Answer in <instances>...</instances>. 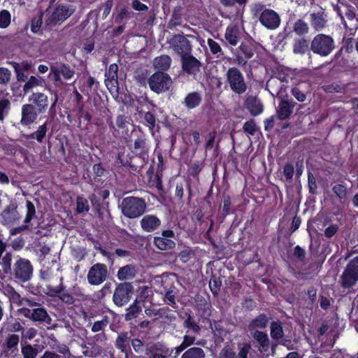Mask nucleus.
Segmentation results:
<instances>
[{"instance_id":"nucleus-41","label":"nucleus","mask_w":358,"mask_h":358,"mask_svg":"<svg viewBox=\"0 0 358 358\" xmlns=\"http://www.w3.org/2000/svg\"><path fill=\"white\" fill-rule=\"evenodd\" d=\"M204 350L199 347H192L184 352L181 358H205Z\"/></svg>"},{"instance_id":"nucleus-29","label":"nucleus","mask_w":358,"mask_h":358,"mask_svg":"<svg viewBox=\"0 0 358 358\" xmlns=\"http://www.w3.org/2000/svg\"><path fill=\"white\" fill-rule=\"evenodd\" d=\"M136 275V266L133 264H127L119 268L117 273V277L119 280L124 281L133 279Z\"/></svg>"},{"instance_id":"nucleus-27","label":"nucleus","mask_w":358,"mask_h":358,"mask_svg":"<svg viewBox=\"0 0 358 358\" xmlns=\"http://www.w3.org/2000/svg\"><path fill=\"white\" fill-rule=\"evenodd\" d=\"M172 59L168 55H162L156 57L153 60V66L157 71L166 72L171 65Z\"/></svg>"},{"instance_id":"nucleus-26","label":"nucleus","mask_w":358,"mask_h":358,"mask_svg":"<svg viewBox=\"0 0 358 358\" xmlns=\"http://www.w3.org/2000/svg\"><path fill=\"white\" fill-rule=\"evenodd\" d=\"M48 131V122H45L40 125L37 130L28 134H23V137L26 140H36L38 143H42L46 137Z\"/></svg>"},{"instance_id":"nucleus-44","label":"nucleus","mask_w":358,"mask_h":358,"mask_svg":"<svg viewBox=\"0 0 358 358\" xmlns=\"http://www.w3.org/2000/svg\"><path fill=\"white\" fill-rule=\"evenodd\" d=\"M140 115L143 117V124L148 127L150 131H152L156 126V117L150 111L142 112L141 111Z\"/></svg>"},{"instance_id":"nucleus-43","label":"nucleus","mask_w":358,"mask_h":358,"mask_svg":"<svg viewBox=\"0 0 358 358\" xmlns=\"http://www.w3.org/2000/svg\"><path fill=\"white\" fill-rule=\"evenodd\" d=\"M43 82L44 80L41 77H36L34 76H31L24 83L23 86V91L25 94L28 93L32 88L35 87L42 86Z\"/></svg>"},{"instance_id":"nucleus-22","label":"nucleus","mask_w":358,"mask_h":358,"mask_svg":"<svg viewBox=\"0 0 358 358\" xmlns=\"http://www.w3.org/2000/svg\"><path fill=\"white\" fill-rule=\"evenodd\" d=\"M29 101H31L33 105L36 107L39 114L44 113L49 106L48 97L42 92L33 93Z\"/></svg>"},{"instance_id":"nucleus-63","label":"nucleus","mask_w":358,"mask_h":358,"mask_svg":"<svg viewBox=\"0 0 358 358\" xmlns=\"http://www.w3.org/2000/svg\"><path fill=\"white\" fill-rule=\"evenodd\" d=\"M306 250L300 245H296L293 250V256L299 262H303L306 259Z\"/></svg>"},{"instance_id":"nucleus-1","label":"nucleus","mask_w":358,"mask_h":358,"mask_svg":"<svg viewBox=\"0 0 358 358\" xmlns=\"http://www.w3.org/2000/svg\"><path fill=\"white\" fill-rule=\"evenodd\" d=\"M5 245H0V266L4 274L10 275L19 283H24L29 281L34 272V267L31 262L25 258L17 256L12 266V250H9L5 254L3 251Z\"/></svg>"},{"instance_id":"nucleus-58","label":"nucleus","mask_w":358,"mask_h":358,"mask_svg":"<svg viewBox=\"0 0 358 358\" xmlns=\"http://www.w3.org/2000/svg\"><path fill=\"white\" fill-rule=\"evenodd\" d=\"M10 64L14 69L16 74V78L19 82H25L27 79V76L25 74V71L20 69L19 63L16 62H10Z\"/></svg>"},{"instance_id":"nucleus-51","label":"nucleus","mask_w":358,"mask_h":358,"mask_svg":"<svg viewBox=\"0 0 358 358\" xmlns=\"http://www.w3.org/2000/svg\"><path fill=\"white\" fill-rule=\"evenodd\" d=\"M43 24V14L32 17L30 29L34 34H41Z\"/></svg>"},{"instance_id":"nucleus-55","label":"nucleus","mask_w":358,"mask_h":358,"mask_svg":"<svg viewBox=\"0 0 358 358\" xmlns=\"http://www.w3.org/2000/svg\"><path fill=\"white\" fill-rule=\"evenodd\" d=\"M89 210L88 201L83 196H78L76 199V212L78 213H83L88 212Z\"/></svg>"},{"instance_id":"nucleus-13","label":"nucleus","mask_w":358,"mask_h":358,"mask_svg":"<svg viewBox=\"0 0 358 358\" xmlns=\"http://www.w3.org/2000/svg\"><path fill=\"white\" fill-rule=\"evenodd\" d=\"M253 55L254 50L252 45L248 43H241V45L234 50L233 62L240 66H243Z\"/></svg>"},{"instance_id":"nucleus-14","label":"nucleus","mask_w":358,"mask_h":358,"mask_svg":"<svg viewBox=\"0 0 358 358\" xmlns=\"http://www.w3.org/2000/svg\"><path fill=\"white\" fill-rule=\"evenodd\" d=\"M21 218L16 202H11L0 213V222L3 225H13Z\"/></svg>"},{"instance_id":"nucleus-23","label":"nucleus","mask_w":358,"mask_h":358,"mask_svg":"<svg viewBox=\"0 0 358 358\" xmlns=\"http://www.w3.org/2000/svg\"><path fill=\"white\" fill-rule=\"evenodd\" d=\"M295 103L292 101L282 99L277 110V117L280 120H285L289 117L293 112Z\"/></svg>"},{"instance_id":"nucleus-50","label":"nucleus","mask_w":358,"mask_h":358,"mask_svg":"<svg viewBox=\"0 0 358 358\" xmlns=\"http://www.w3.org/2000/svg\"><path fill=\"white\" fill-rule=\"evenodd\" d=\"M110 323V319L108 316H103L101 320H98L94 322L92 326L91 330L92 332H103L105 328Z\"/></svg>"},{"instance_id":"nucleus-49","label":"nucleus","mask_w":358,"mask_h":358,"mask_svg":"<svg viewBox=\"0 0 358 358\" xmlns=\"http://www.w3.org/2000/svg\"><path fill=\"white\" fill-rule=\"evenodd\" d=\"M183 327L192 330V331L196 334H199L201 331L199 325L190 314H188L187 319L185 320Z\"/></svg>"},{"instance_id":"nucleus-7","label":"nucleus","mask_w":358,"mask_h":358,"mask_svg":"<svg viewBox=\"0 0 358 358\" xmlns=\"http://www.w3.org/2000/svg\"><path fill=\"white\" fill-rule=\"evenodd\" d=\"M172 83L170 75L163 71H156L148 79L150 90L157 94L169 91Z\"/></svg>"},{"instance_id":"nucleus-9","label":"nucleus","mask_w":358,"mask_h":358,"mask_svg":"<svg viewBox=\"0 0 358 358\" xmlns=\"http://www.w3.org/2000/svg\"><path fill=\"white\" fill-rule=\"evenodd\" d=\"M63 277H61L59 279V284L55 287L47 285L45 294L50 297L59 298V300L66 305H73L76 299L72 294L65 289L66 287L63 282Z\"/></svg>"},{"instance_id":"nucleus-37","label":"nucleus","mask_w":358,"mask_h":358,"mask_svg":"<svg viewBox=\"0 0 358 358\" xmlns=\"http://www.w3.org/2000/svg\"><path fill=\"white\" fill-rule=\"evenodd\" d=\"M154 245L160 250H168L176 247V243L172 239L162 236H155L153 241Z\"/></svg>"},{"instance_id":"nucleus-17","label":"nucleus","mask_w":358,"mask_h":358,"mask_svg":"<svg viewBox=\"0 0 358 358\" xmlns=\"http://www.w3.org/2000/svg\"><path fill=\"white\" fill-rule=\"evenodd\" d=\"M38 114L33 104H24L21 110V124L26 127L30 126L36 120Z\"/></svg>"},{"instance_id":"nucleus-15","label":"nucleus","mask_w":358,"mask_h":358,"mask_svg":"<svg viewBox=\"0 0 358 358\" xmlns=\"http://www.w3.org/2000/svg\"><path fill=\"white\" fill-rule=\"evenodd\" d=\"M171 45L173 50L180 55L181 58L192 53L191 43L183 34H175L172 38Z\"/></svg>"},{"instance_id":"nucleus-40","label":"nucleus","mask_w":358,"mask_h":358,"mask_svg":"<svg viewBox=\"0 0 358 358\" xmlns=\"http://www.w3.org/2000/svg\"><path fill=\"white\" fill-rule=\"evenodd\" d=\"M293 31L297 36L302 37L309 32V26L308 23L302 19H298L294 23Z\"/></svg>"},{"instance_id":"nucleus-42","label":"nucleus","mask_w":358,"mask_h":358,"mask_svg":"<svg viewBox=\"0 0 358 358\" xmlns=\"http://www.w3.org/2000/svg\"><path fill=\"white\" fill-rule=\"evenodd\" d=\"M268 322V317L265 314L262 313L257 316L250 322L249 327L250 329L257 328L264 329L266 327Z\"/></svg>"},{"instance_id":"nucleus-61","label":"nucleus","mask_w":358,"mask_h":358,"mask_svg":"<svg viewBox=\"0 0 358 358\" xmlns=\"http://www.w3.org/2000/svg\"><path fill=\"white\" fill-rule=\"evenodd\" d=\"M294 166L292 162H287L283 167V174L286 181H290L293 178Z\"/></svg>"},{"instance_id":"nucleus-25","label":"nucleus","mask_w":358,"mask_h":358,"mask_svg":"<svg viewBox=\"0 0 358 358\" xmlns=\"http://www.w3.org/2000/svg\"><path fill=\"white\" fill-rule=\"evenodd\" d=\"M245 106L251 115L257 116L263 112V105L256 96H249L245 101Z\"/></svg>"},{"instance_id":"nucleus-31","label":"nucleus","mask_w":358,"mask_h":358,"mask_svg":"<svg viewBox=\"0 0 358 358\" xmlns=\"http://www.w3.org/2000/svg\"><path fill=\"white\" fill-rule=\"evenodd\" d=\"M132 152L142 159H145L146 156L148 157V148L145 138L138 137L135 140Z\"/></svg>"},{"instance_id":"nucleus-4","label":"nucleus","mask_w":358,"mask_h":358,"mask_svg":"<svg viewBox=\"0 0 358 358\" xmlns=\"http://www.w3.org/2000/svg\"><path fill=\"white\" fill-rule=\"evenodd\" d=\"M226 87L235 94H243L248 89V84L241 71L236 67H229L224 75Z\"/></svg>"},{"instance_id":"nucleus-54","label":"nucleus","mask_w":358,"mask_h":358,"mask_svg":"<svg viewBox=\"0 0 358 358\" xmlns=\"http://www.w3.org/2000/svg\"><path fill=\"white\" fill-rule=\"evenodd\" d=\"M11 22V15L7 10L3 9L0 10V28H7Z\"/></svg>"},{"instance_id":"nucleus-35","label":"nucleus","mask_w":358,"mask_h":358,"mask_svg":"<svg viewBox=\"0 0 358 358\" xmlns=\"http://www.w3.org/2000/svg\"><path fill=\"white\" fill-rule=\"evenodd\" d=\"M278 81L280 84L287 81V74L278 68L272 71L271 77L266 82V88H273V84L277 83Z\"/></svg>"},{"instance_id":"nucleus-20","label":"nucleus","mask_w":358,"mask_h":358,"mask_svg":"<svg viewBox=\"0 0 358 358\" xmlns=\"http://www.w3.org/2000/svg\"><path fill=\"white\" fill-rule=\"evenodd\" d=\"M195 306L199 315L202 319H207L211 315L212 305L202 295L196 294L194 299Z\"/></svg>"},{"instance_id":"nucleus-12","label":"nucleus","mask_w":358,"mask_h":358,"mask_svg":"<svg viewBox=\"0 0 358 358\" xmlns=\"http://www.w3.org/2000/svg\"><path fill=\"white\" fill-rule=\"evenodd\" d=\"M108 275L107 266L102 263H96L90 268L87 278L89 284L99 285L107 279Z\"/></svg>"},{"instance_id":"nucleus-10","label":"nucleus","mask_w":358,"mask_h":358,"mask_svg":"<svg viewBox=\"0 0 358 358\" xmlns=\"http://www.w3.org/2000/svg\"><path fill=\"white\" fill-rule=\"evenodd\" d=\"M134 286L131 282H124L117 284L113 296L115 305L122 307L127 304L134 294Z\"/></svg>"},{"instance_id":"nucleus-56","label":"nucleus","mask_w":358,"mask_h":358,"mask_svg":"<svg viewBox=\"0 0 358 358\" xmlns=\"http://www.w3.org/2000/svg\"><path fill=\"white\" fill-rule=\"evenodd\" d=\"M333 192L340 199H345L347 197L348 189L343 184H336L332 187Z\"/></svg>"},{"instance_id":"nucleus-60","label":"nucleus","mask_w":358,"mask_h":358,"mask_svg":"<svg viewBox=\"0 0 358 358\" xmlns=\"http://www.w3.org/2000/svg\"><path fill=\"white\" fill-rule=\"evenodd\" d=\"M308 187L310 194H317V185L316 179L313 174L310 171L308 173Z\"/></svg>"},{"instance_id":"nucleus-21","label":"nucleus","mask_w":358,"mask_h":358,"mask_svg":"<svg viewBox=\"0 0 358 358\" xmlns=\"http://www.w3.org/2000/svg\"><path fill=\"white\" fill-rule=\"evenodd\" d=\"M160 219L155 215H145L140 221L143 231L150 233L157 230L161 225Z\"/></svg>"},{"instance_id":"nucleus-3","label":"nucleus","mask_w":358,"mask_h":358,"mask_svg":"<svg viewBox=\"0 0 358 358\" xmlns=\"http://www.w3.org/2000/svg\"><path fill=\"white\" fill-rule=\"evenodd\" d=\"M252 12L265 28L274 30L279 27L280 17L274 10L266 8L262 3H256L253 6Z\"/></svg>"},{"instance_id":"nucleus-45","label":"nucleus","mask_w":358,"mask_h":358,"mask_svg":"<svg viewBox=\"0 0 358 358\" xmlns=\"http://www.w3.org/2000/svg\"><path fill=\"white\" fill-rule=\"evenodd\" d=\"M55 67L66 80L71 79L75 75L74 69L68 64L61 63Z\"/></svg>"},{"instance_id":"nucleus-47","label":"nucleus","mask_w":358,"mask_h":358,"mask_svg":"<svg viewBox=\"0 0 358 358\" xmlns=\"http://www.w3.org/2000/svg\"><path fill=\"white\" fill-rule=\"evenodd\" d=\"M21 352L24 358H36L38 350L29 343H22Z\"/></svg>"},{"instance_id":"nucleus-59","label":"nucleus","mask_w":358,"mask_h":358,"mask_svg":"<svg viewBox=\"0 0 358 358\" xmlns=\"http://www.w3.org/2000/svg\"><path fill=\"white\" fill-rule=\"evenodd\" d=\"M132 157H124V152H119L117 155L118 162L125 167H129L132 171H136L137 168L131 164Z\"/></svg>"},{"instance_id":"nucleus-11","label":"nucleus","mask_w":358,"mask_h":358,"mask_svg":"<svg viewBox=\"0 0 358 358\" xmlns=\"http://www.w3.org/2000/svg\"><path fill=\"white\" fill-rule=\"evenodd\" d=\"M18 312L20 315L33 322L44 323L48 325L52 323V318L44 307H37L32 309L23 307L20 308Z\"/></svg>"},{"instance_id":"nucleus-38","label":"nucleus","mask_w":358,"mask_h":358,"mask_svg":"<svg viewBox=\"0 0 358 358\" xmlns=\"http://www.w3.org/2000/svg\"><path fill=\"white\" fill-rule=\"evenodd\" d=\"M194 344H199V342H196V337L194 336L185 334L183 336L182 343L175 348L176 354L178 355H180L182 352Z\"/></svg>"},{"instance_id":"nucleus-19","label":"nucleus","mask_w":358,"mask_h":358,"mask_svg":"<svg viewBox=\"0 0 358 358\" xmlns=\"http://www.w3.org/2000/svg\"><path fill=\"white\" fill-rule=\"evenodd\" d=\"M117 71L118 66L117 64L113 63L110 64L108 69L105 72V84L110 91L118 90Z\"/></svg>"},{"instance_id":"nucleus-24","label":"nucleus","mask_w":358,"mask_h":358,"mask_svg":"<svg viewBox=\"0 0 358 358\" xmlns=\"http://www.w3.org/2000/svg\"><path fill=\"white\" fill-rule=\"evenodd\" d=\"M115 346L122 352L125 354V358H129L128 352L131 350L130 336L128 332L118 334L115 342Z\"/></svg>"},{"instance_id":"nucleus-53","label":"nucleus","mask_w":358,"mask_h":358,"mask_svg":"<svg viewBox=\"0 0 358 358\" xmlns=\"http://www.w3.org/2000/svg\"><path fill=\"white\" fill-rule=\"evenodd\" d=\"M221 285L222 280L220 277L212 274L209 281V287L213 295H216L220 292Z\"/></svg>"},{"instance_id":"nucleus-64","label":"nucleus","mask_w":358,"mask_h":358,"mask_svg":"<svg viewBox=\"0 0 358 358\" xmlns=\"http://www.w3.org/2000/svg\"><path fill=\"white\" fill-rule=\"evenodd\" d=\"M236 355L234 350L229 347L225 346L222 349L219 354V358H236Z\"/></svg>"},{"instance_id":"nucleus-5","label":"nucleus","mask_w":358,"mask_h":358,"mask_svg":"<svg viewBox=\"0 0 358 358\" xmlns=\"http://www.w3.org/2000/svg\"><path fill=\"white\" fill-rule=\"evenodd\" d=\"M75 10L76 9L73 5L67 3L57 4L50 15L45 20V27L52 29L57 24H62L73 15Z\"/></svg>"},{"instance_id":"nucleus-30","label":"nucleus","mask_w":358,"mask_h":358,"mask_svg":"<svg viewBox=\"0 0 358 358\" xmlns=\"http://www.w3.org/2000/svg\"><path fill=\"white\" fill-rule=\"evenodd\" d=\"M164 292V303L170 306L173 308H177L178 305L176 301V295L178 293L177 288L174 285H173V284H171L169 288L167 287V285H165Z\"/></svg>"},{"instance_id":"nucleus-57","label":"nucleus","mask_w":358,"mask_h":358,"mask_svg":"<svg viewBox=\"0 0 358 358\" xmlns=\"http://www.w3.org/2000/svg\"><path fill=\"white\" fill-rule=\"evenodd\" d=\"M10 108V102L8 99H0V120H3L8 114Z\"/></svg>"},{"instance_id":"nucleus-48","label":"nucleus","mask_w":358,"mask_h":358,"mask_svg":"<svg viewBox=\"0 0 358 358\" xmlns=\"http://www.w3.org/2000/svg\"><path fill=\"white\" fill-rule=\"evenodd\" d=\"M253 338L257 341L259 345L264 349L266 350L270 345V341L268 335L262 331H256L254 333Z\"/></svg>"},{"instance_id":"nucleus-34","label":"nucleus","mask_w":358,"mask_h":358,"mask_svg":"<svg viewBox=\"0 0 358 358\" xmlns=\"http://www.w3.org/2000/svg\"><path fill=\"white\" fill-rule=\"evenodd\" d=\"M142 311L141 302L136 299L126 309L124 319L126 321H130L136 318L138 314Z\"/></svg>"},{"instance_id":"nucleus-33","label":"nucleus","mask_w":358,"mask_h":358,"mask_svg":"<svg viewBox=\"0 0 358 358\" xmlns=\"http://www.w3.org/2000/svg\"><path fill=\"white\" fill-rule=\"evenodd\" d=\"M226 41L232 46H236L239 41V29L236 25L227 27L224 34Z\"/></svg>"},{"instance_id":"nucleus-18","label":"nucleus","mask_w":358,"mask_h":358,"mask_svg":"<svg viewBox=\"0 0 358 358\" xmlns=\"http://www.w3.org/2000/svg\"><path fill=\"white\" fill-rule=\"evenodd\" d=\"M181 63L182 70L189 75H196L201 66L200 61L191 54L183 56Z\"/></svg>"},{"instance_id":"nucleus-16","label":"nucleus","mask_w":358,"mask_h":358,"mask_svg":"<svg viewBox=\"0 0 358 358\" xmlns=\"http://www.w3.org/2000/svg\"><path fill=\"white\" fill-rule=\"evenodd\" d=\"M26 208L27 213L23 221V224L20 227L13 228L10 231V235H16L25 230H27L29 229L28 224L30 223L31 221L36 217V208L34 204L31 201H26Z\"/></svg>"},{"instance_id":"nucleus-39","label":"nucleus","mask_w":358,"mask_h":358,"mask_svg":"<svg viewBox=\"0 0 358 358\" xmlns=\"http://www.w3.org/2000/svg\"><path fill=\"white\" fill-rule=\"evenodd\" d=\"M182 8L180 6L175 7L173 8L171 19L168 23L169 29H173L175 27L180 25L182 21Z\"/></svg>"},{"instance_id":"nucleus-28","label":"nucleus","mask_w":358,"mask_h":358,"mask_svg":"<svg viewBox=\"0 0 358 358\" xmlns=\"http://www.w3.org/2000/svg\"><path fill=\"white\" fill-rule=\"evenodd\" d=\"M202 101V96L198 92H192L187 94L182 103L188 109H193L198 107Z\"/></svg>"},{"instance_id":"nucleus-36","label":"nucleus","mask_w":358,"mask_h":358,"mask_svg":"<svg viewBox=\"0 0 358 358\" xmlns=\"http://www.w3.org/2000/svg\"><path fill=\"white\" fill-rule=\"evenodd\" d=\"M323 12L313 13L310 15L311 24L316 31H320L325 27L327 20Z\"/></svg>"},{"instance_id":"nucleus-46","label":"nucleus","mask_w":358,"mask_h":358,"mask_svg":"<svg viewBox=\"0 0 358 358\" xmlns=\"http://www.w3.org/2000/svg\"><path fill=\"white\" fill-rule=\"evenodd\" d=\"M271 336L275 340L282 338L284 331L280 321L272 322L271 324Z\"/></svg>"},{"instance_id":"nucleus-8","label":"nucleus","mask_w":358,"mask_h":358,"mask_svg":"<svg viewBox=\"0 0 358 358\" xmlns=\"http://www.w3.org/2000/svg\"><path fill=\"white\" fill-rule=\"evenodd\" d=\"M341 285L344 288H351L358 282V256L347 264L341 276Z\"/></svg>"},{"instance_id":"nucleus-6","label":"nucleus","mask_w":358,"mask_h":358,"mask_svg":"<svg viewBox=\"0 0 358 358\" xmlns=\"http://www.w3.org/2000/svg\"><path fill=\"white\" fill-rule=\"evenodd\" d=\"M335 48L333 38L324 34H317L311 41L310 50L321 57H327Z\"/></svg>"},{"instance_id":"nucleus-62","label":"nucleus","mask_w":358,"mask_h":358,"mask_svg":"<svg viewBox=\"0 0 358 358\" xmlns=\"http://www.w3.org/2000/svg\"><path fill=\"white\" fill-rule=\"evenodd\" d=\"M207 44L210 48V50L213 55H223L222 50L218 43L212 38L207 40Z\"/></svg>"},{"instance_id":"nucleus-32","label":"nucleus","mask_w":358,"mask_h":358,"mask_svg":"<svg viewBox=\"0 0 358 358\" xmlns=\"http://www.w3.org/2000/svg\"><path fill=\"white\" fill-rule=\"evenodd\" d=\"M293 52L296 55H305L309 48V42L304 37L296 38L293 41Z\"/></svg>"},{"instance_id":"nucleus-52","label":"nucleus","mask_w":358,"mask_h":358,"mask_svg":"<svg viewBox=\"0 0 358 358\" xmlns=\"http://www.w3.org/2000/svg\"><path fill=\"white\" fill-rule=\"evenodd\" d=\"M20 338L17 334H9L6 338V345L8 350L14 352L17 350Z\"/></svg>"},{"instance_id":"nucleus-2","label":"nucleus","mask_w":358,"mask_h":358,"mask_svg":"<svg viewBox=\"0 0 358 358\" xmlns=\"http://www.w3.org/2000/svg\"><path fill=\"white\" fill-rule=\"evenodd\" d=\"M122 214L129 219H135L143 215L147 209L145 199L138 196H127L120 206Z\"/></svg>"}]
</instances>
